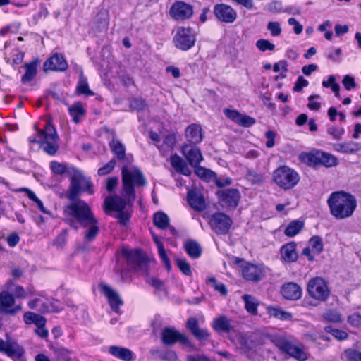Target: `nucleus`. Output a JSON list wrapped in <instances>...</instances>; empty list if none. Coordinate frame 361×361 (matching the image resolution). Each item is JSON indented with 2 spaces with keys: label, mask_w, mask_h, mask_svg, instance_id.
Listing matches in <instances>:
<instances>
[{
  "label": "nucleus",
  "mask_w": 361,
  "mask_h": 361,
  "mask_svg": "<svg viewBox=\"0 0 361 361\" xmlns=\"http://www.w3.org/2000/svg\"><path fill=\"white\" fill-rule=\"evenodd\" d=\"M115 164H116L115 160H114V159L111 160L106 164H105L104 166H102L98 169V174L99 176H104V175L109 173L114 169Z\"/></svg>",
  "instance_id": "nucleus-63"
},
{
  "label": "nucleus",
  "mask_w": 361,
  "mask_h": 361,
  "mask_svg": "<svg viewBox=\"0 0 361 361\" xmlns=\"http://www.w3.org/2000/svg\"><path fill=\"white\" fill-rule=\"evenodd\" d=\"M267 28L270 32L272 37H278L282 32L281 24L277 21L269 22Z\"/></svg>",
  "instance_id": "nucleus-57"
},
{
  "label": "nucleus",
  "mask_w": 361,
  "mask_h": 361,
  "mask_svg": "<svg viewBox=\"0 0 361 361\" xmlns=\"http://www.w3.org/2000/svg\"><path fill=\"white\" fill-rule=\"evenodd\" d=\"M127 202H130L125 197L124 198L114 195L106 197L104 200V208L108 211L119 212L125 209Z\"/></svg>",
  "instance_id": "nucleus-23"
},
{
  "label": "nucleus",
  "mask_w": 361,
  "mask_h": 361,
  "mask_svg": "<svg viewBox=\"0 0 361 361\" xmlns=\"http://www.w3.org/2000/svg\"><path fill=\"white\" fill-rule=\"evenodd\" d=\"M348 361H361V352L353 349H348L344 353Z\"/></svg>",
  "instance_id": "nucleus-60"
},
{
  "label": "nucleus",
  "mask_w": 361,
  "mask_h": 361,
  "mask_svg": "<svg viewBox=\"0 0 361 361\" xmlns=\"http://www.w3.org/2000/svg\"><path fill=\"white\" fill-rule=\"evenodd\" d=\"M70 177L67 197L69 200H75L82 192H86L90 195L94 193V185L90 177L84 176L82 171L75 168Z\"/></svg>",
  "instance_id": "nucleus-4"
},
{
  "label": "nucleus",
  "mask_w": 361,
  "mask_h": 361,
  "mask_svg": "<svg viewBox=\"0 0 361 361\" xmlns=\"http://www.w3.org/2000/svg\"><path fill=\"white\" fill-rule=\"evenodd\" d=\"M161 341L164 345H171L177 341L183 344L188 343V337L183 334L180 333L174 328L166 327L162 330Z\"/></svg>",
  "instance_id": "nucleus-17"
},
{
  "label": "nucleus",
  "mask_w": 361,
  "mask_h": 361,
  "mask_svg": "<svg viewBox=\"0 0 361 361\" xmlns=\"http://www.w3.org/2000/svg\"><path fill=\"white\" fill-rule=\"evenodd\" d=\"M176 263L183 274L186 276H190L192 274L190 265L185 258L176 259Z\"/></svg>",
  "instance_id": "nucleus-53"
},
{
  "label": "nucleus",
  "mask_w": 361,
  "mask_h": 361,
  "mask_svg": "<svg viewBox=\"0 0 361 361\" xmlns=\"http://www.w3.org/2000/svg\"><path fill=\"white\" fill-rule=\"evenodd\" d=\"M309 247L314 254H320L323 251L324 247L322 238L319 235L312 236L309 240Z\"/></svg>",
  "instance_id": "nucleus-48"
},
{
  "label": "nucleus",
  "mask_w": 361,
  "mask_h": 361,
  "mask_svg": "<svg viewBox=\"0 0 361 361\" xmlns=\"http://www.w3.org/2000/svg\"><path fill=\"white\" fill-rule=\"evenodd\" d=\"M0 352L16 360H20L23 357L25 350L17 342L8 338L6 341L0 339Z\"/></svg>",
  "instance_id": "nucleus-14"
},
{
  "label": "nucleus",
  "mask_w": 361,
  "mask_h": 361,
  "mask_svg": "<svg viewBox=\"0 0 361 361\" xmlns=\"http://www.w3.org/2000/svg\"><path fill=\"white\" fill-rule=\"evenodd\" d=\"M109 147L117 159L122 160L125 158L126 147L119 140L113 139Z\"/></svg>",
  "instance_id": "nucleus-43"
},
{
  "label": "nucleus",
  "mask_w": 361,
  "mask_h": 361,
  "mask_svg": "<svg viewBox=\"0 0 361 361\" xmlns=\"http://www.w3.org/2000/svg\"><path fill=\"white\" fill-rule=\"evenodd\" d=\"M320 96L318 94L316 95H310L308 97V104L307 106L310 110L312 111H318L321 107V104L319 102L315 100V99H319Z\"/></svg>",
  "instance_id": "nucleus-61"
},
{
  "label": "nucleus",
  "mask_w": 361,
  "mask_h": 361,
  "mask_svg": "<svg viewBox=\"0 0 361 361\" xmlns=\"http://www.w3.org/2000/svg\"><path fill=\"white\" fill-rule=\"evenodd\" d=\"M185 136L190 144L196 145L202 140V128L197 124L190 125L185 130Z\"/></svg>",
  "instance_id": "nucleus-31"
},
{
  "label": "nucleus",
  "mask_w": 361,
  "mask_h": 361,
  "mask_svg": "<svg viewBox=\"0 0 361 361\" xmlns=\"http://www.w3.org/2000/svg\"><path fill=\"white\" fill-rule=\"evenodd\" d=\"M6 288L16 298H25L27 297L25 289L21 286L14 284L11 280L6 283Z\"/></svg>",
  "instance_id": "nucleus-44"
},
{
  "label": "nucleus",
  "mask_w": 361,
  "mask_h": 361,
  "mask_svg": "<svg viewBox=\"0 0 361 361\" xmlns=\"http://www.w3.org/2000/svg\"><path fill=\"white\" fill-rule=\"evenodd\" d=\"M49 166L54 174L60 176L67 174L68 176H71L75 168L74 166L67 163H60L56 161H51L49 164Z\"/></svg>",
  "instance_id": "nucleus-35"
},
{
  "label": "nucleus",
  "mask_w": 361,
  "mask_h": 361,
  "mask_svg": "<svg viewBox=\"0 0 361 361\" xmlns=\"http://www.w3.org/2000/svg\"><path fill=\"white\" fill-rule=\"evenodd\" d=\"M123 196L129 202L135 199V189L147 185V180L141 170L135 166H123L121 170Z\"/></svg>",
  "instance_id": "nucleus-3"
},
{
  "label": "nucleus",
  "mask_w": 361,
  "mask_h": 361,
  "mask_svg": "<svg viewBox=\"0 0 361 361\" xmlns=\"http://www.w3.org/2000/svg\"><path fill=\"white\" fill-rule=\"evenodd\" d=\"M76 92L78 94H84L85 96H93L94 92L90 89L87 78L84 76L81 70L79 80L76 86Z\"/></svg>",
  "instance_id": "nucleus-38"
},
{
  "label": "nucleus",
  "mask_w": 361,
  "mask_h": 361,
  "mask_svg": "<svg viewBox=\"0 0 361 361\" xmlns=\"http://www.w3.org/2000/svg\"><path fill=\"white\" fill-rule=\"evenodd\" d=\"M171 16L176 20H183L190 18L193 13V8L183 1L175 2L169 11Z\"/></svg>",
  "instance_id": "nucleus-16"
},
{
  "label": "nucleus",
  "mask_w": 361,
  "mask_h": 361,
  "mask_svg": "<svg viewBox=\"0 0 361 361\" xmlns=\"http://www.w3.org/2000/svg\"><path fill=\"white\" fill-rule=\"evenodd\" d=\"M24 58V53L18 49H15L11 52V57H5L7 63L13 65H18L22 63Z\"/></svg>",
  "instance_id": "nucleus-49"
},
{
  "label": "nucleus",
  "mask_w": 361,
  "mask_h": 361,
  "mask_svg": "<svg viewBox=\"0 0 361 361\" xmlns=\"http://www.w3.org/2000/svg\"><path fill=\"white\" fill-rule=\"evenodd\" d=\"M170 162L173 168L178 173L187 176L191 174L190 169L188 167L186 163L178 155H172L170 158Z\"/></svg>",
  "instance_id": "nucleus-36"
},
{
  "label": "nucleus",
  "mask_w": 361,
  "mask_h": 361,
  "mask_svg": "<svg viewBox=\"0 0 361 361\" xmlns=\"http://www.w3.org/2000/svg\"><path fill=\"white\" fill-rule=\"evenodd\" d=\"M207 284H212L214 288V290L216 291H218L219 293H221V295H227V288L226 287V286L224 284V283H218L216 279L212 276V277H209L207 280Z\"/></svg>",
  "instance_id": "nucleus-54"
},
{
  "label": "nucleus",
  "mask_w": 361,
  "mask_h": 361,
  "mask_svg": "<svg viewBox=\"0 0 361 361\" xmlns=\"http://www.w3.org/2000/svg\"><path fill=\"white\" fill-rule=\"evenodd\" d=\"M187 328L190 331L192 335L200 341L207 340L210 336L207 329L199 328L198 321L195 317H190L188 319Z\"/></svg>",
  "instance_id": "nucleus-27"
},
{
  "label": "nucleus",
  "mask_w": 361,
  "mask_h": 361,
  "mask_svg": "<svg viewBox=\"0 0 361 361\" xmlns=\"http://www.w3.org/2000/svg\"><path fill=\"white\" fill-rule=\"evenodd\" d=\"M235 262H242L240 265L242 275L247 281L257 282L262 280L265 275L264 269L261 265L243 262L239 258H236Z\"/></svg>",
  "instance_id": "nucleus-11"
},
{
  "label": "nucleus",
  "mask_w": 361,
  "mask_h": 361,
  "mask_svg": "<svg viewBox=\"0 0 361 361\" xmlns=\"http://www.w3.org/2000/svg\"><path fill=\"white\" fill-rule=\"evenodd\" d=\"M331 214L337 219L351 216L356 209L355 197L344 191L334 192L327 200Z\"/></svg>",
  "instance_id": "nucleus-2"
},
{
  "label": "nucleus",
  "mask_w": 361,
  "mask_h": 361,
  "mask_svg": "<svg viewBox=\"0 0 361 361\" xmlns=\"http://www.w3.org/2000/svg\"><path fill=\"white\" fill-rule=\"evenodd\" d=\"M335 151L343 154H354L361 149V145L358 142L350 141L336 143L333 145Z\"/></svg>",
  "instance_id": "nucleus-32"
},
{
  "label": "nucleus",
  "mask_w": 361,
  "mask_h": 361,
  "mask_svg": "<svg viewBox=\"0 0 361 361\" xmlns=\"http://www.w3.org/2000/svg\"><path fill=\"white\" fill-rule=\"evenodd\" d=\"M153 240L156 243L158 249V253L162 260V262L164 263L166 269L170 271L171 269L170 259L167 257L163 243L159 240V238L156 235H153Z\"/></svg>",
  "instance_id": "nucleus-40"
},
{
  "label": "nucleus",
  "mask_w": 361,
  "mask_h": 361,
  "mask_svg": "<svg viewBox=\"0 0 361 361\" xmlns=\"http://www.w3.org/2000/svg\"><path fill=\"white\" fill-rule=\"evenodd\" d=\"M159 358L163 361H176L178 356L173 350H166L160 352Z\"/></svg>",
  "instance_id": "nucleus-59"
},
{
  "label": "nucleus",
  "mask_w": 361,
  "mask_h": 361,
  "mask_svg": "<svg viewBox=\"0 0 361 361\" xmlns=\"http://www.w3.org/2000/svg\"><path fill=\"white\" fill-rule=\"evenodd\" d=\"M219 197L224 206L235 208L238 204L240 195L237 189L230 188L222 191Z\"/></svg>",
  "instance_id": "nucleus-22"
},
{
  "label": "nucleus",
  "mask_w": 361,
  "mask_h": 361,
  "mask_svg": "<svg viewBox=\"0 0 361 361\" xmlns=\"http://www.w3.org/2000/svg\"><path fill=\"white\" fill-rule=\"evenodd\" d=\"M184 249L189 257L197 259L201 256L202 247L200 244L194 240H188L184 243Z\"/></svg>",
  "instance_id": "nucleus-37"
},
{
  "label": "nucleus",
  "mask_w": 361,
  "mask_h": 361,
  "mask_svg": "<svg viewBox=\"0 0 361 361\" xmlns=\"http://www.w3.org/2000/svg\"><path fill=\"white\" fill-rule=\"evenodd\" d=\"M303 227V221L294 220L286 226L284 231V234L288 237L293 238L298 234Z\"/></svg>",
  "instance_id": "nucleus-42"
},
{
  "label": "nucleus",
  "mask_w": 361,
  "mask_h": 361,
  "mask_svg": "<svg viewBox=\"0 0 361 361\" xmlns=\"http://www.w3.org/2000/svg\"><path fill=\"white\" fill-rule=\"evenodd\" d=\"M255 46L262 52L274 51L275 49V45L268 39H258L255 43Z\"/></svg>",
  "instance_id": "nucleus-52"
},
{
  "label": "nucleus",
  "mask_w": 361,
  "mask_h": 361,
  "mask_svg": "<svg viewBox=\"0 0 361 361\" xmlns=\"http://www.w3.org/2000/svg\"><path fill=\"white\" fill-rule=\"evenodd\" d=\"M109 25V12L107 10L102 9L96 15L92 24V28L95 32H103L108 29Z\"/></svg>",
  "instance_id": "nucleus-25"
},
{
  "label": "nucleus",
  "mask_w": 361,
  "mask_h": 361,
  "mask_svg": "<svg viewBox=\"0 0 361 361\" xmlns=\"http://www.w3.org/2000/svg\"><path fill=\"white\" fill-rule=\"evenodd\" d=\"M56 361H70L71 351L65 348L59 347L54 349Z\"/></svg>",
  "instance_id": "nucleus-50"
},
{
  "label": "nucleus",
  "mask_w": 361,
  "mask_h": 361,
  "mask_svg": "<svg viewBox=\"0 0 361 361\" xmlns=\"http://www.w3.org/2000/svg\"><path fill=\"white\" fill-rule=\"evenodd\" d=\"M282 258L288 262H295L298 259L296 252V244L294 242L287 243L282 246L281 249Z\"/></svg>",
  "instance_id": "nucleus-34"
},
{
  "label": "nucleus",
  "mask_w": 361,
  "mask_h": 361,
  "mask_svg": "<svg viewBox=\"0 0 361 361\" xmlns=\"http://www.w3.org/2000/svg\"><path fill=\"white\" fill-rule=\"evenodd\" d=\"M181 152L192 166L199 165L203 159L200 149L195 145L185 144L181 148Z\"/></svg>",
  "instance_id": "nucleus-20"
},
{
  "label": "nucleus",
  "mask_w": 361,
  "mask_h": 361,
  "mask_svg": "<svg viewBox=\"0 0 361 361\" xmlns=\"http://www.w3.org/2000/svg\"><path fill=\"white\" fill-rule=\"evenodd\" d=\"M22 190L25 191L28 197V198L32 200L37 204L38 209L43 213L47 214V212L44 207L43 202L36 196L34 192L27 189L23 188Z\"/></svg>",
  "instance_id": "nucleus-55"
},
{
  "label": "nucleus",
  "mask_w": 361,
  "mask_h": 361,
  "mask_svg": "<svg viewBox=\"0 0 361 361\" xmlns=\"http://www.w3.org/2000/svg\"><path fill=\"white\" fill-rule=\"evenodd\" d=\"M233 224L232 219L226 214L217 212L211 216L209 225L218 235L226 234Z\"/></svg>",
  "instance_id": "nucleus-13"
},
{
  "label": "nucleus",
  "mask_w": 361,
  "mask_h": 361,
  "mask_svg": "<svg viewBox=\"0 0 361 361\" xmlns=\"http://www.w3.org/2000/svg\"><path fill=\"white\" fill-rule=\"evenodd\" d=\"M122 255L126 258L129 269H133L135 271H146L147 264L140 250L123 249Z\"/></svg>",
  "instance_id": "nucleus-12"
},
{
  "label": "nucleus",
  "mask_w": 361,
  "mask_h": 361,
  "mask_svg": "<svg viewBox=\"0 0 361 361\" xmlns=\"http://www.w3.org/2000/svg\"><path fill=\"white\" fill-rule=\"evenodd\" d=\"M272 178L274 183L284 190L292 189L300 180L298 173L286 165L281 166L275 169Z\"/></svg>",
  "instance_id": "nucleus-6"
},
{
  "label": "nucleus",
  "mask_w": 361,
  "mask_h": 361,
  "mask_svg": "<svg viewBox=\"0 0 361 361\" xmlns=\"http://www.w3.org/2000/svg\"><path fill=\"white\" fill-rule=\"evenodd\" d=\"M224 113L227 118L240 126L248 128L255 123V119L254 118L242 114L236 110L224 109Z\"/></svg>",
  "instance_id": "nucleus-21"
},
{
  "label": "nucleus",
  "mask_w": 361,
  "mask_h": 361,
  "mask_svg": "<svg viewBox=\"0 0 361 361\" xmlns=\"http://www.w3.org/2000/svg\"><path fill=\"white\" fill-rule=\"evenodd\" d=\"M188 202L193 209L198 212L203 211L206 207L203 195L197 190H190L188 191Z\"/></svg>",
  "instance_id": "nucleus-26"
},
{
  "label": "nucleus",
  "mask_w": 361,
  "mask_h": 361,
  "mask_svg": "<svg viewBox=\"0 0 361 361\" xmlns=\"http://www.w3.org/2000/svg\"><path fill=\"white\" fill-rule=\"evenodd\" d=\"M154 224L159 229H166L169 226L170 219L163 212H157L153 216Z\"/></svg>",
  "instance_id": "nucleus-41"
},
{
  "label": "nucleus",
  "mask_w": 361,
  "mask_h": 361,
  "mask_svg": "<svg viewBox=\"0 0 361 361\" xmlns=\"http://www.w3.org/2000/svg\"><path fill=\"white\" fill-rule=\"evenodd\" d=\"M85 228L83 233V238L85 243L93 242L99 232V221L96 217L94 221H92L89 223H85L81 226Z\"/></svg>",
  "instance_id": "nucleus-29"
},
{
  "label": "nucleus",
  "mask_w": 361,
  "mask_h": 361,
  "mask_svg": "<svg viewBox=\"0 0 361 361\" xmlns=\"http://www.w3.org/2000/svg\"><path fill=\"white\" fill-rule=\"evenodd\" d=\"M0 302L2 305L3 313L13 315L21 310V305H14L15 299L7 288L0 293Z\"/></svg>",
  "instance_id": "nucleus-19"
},
{
  "label": "nucleus",
  "mask_w": 361,
  "mask_h": 361,
  "mask_svg": "<svg viewBox=\"0 0 361 361\" xmlns=\"http://www.w3.org/2000/svg\"><path fill=\"white\" fill-rule=\"evenodd\" d=\"M109 353L114 357L123 361H132L135 359L133 353L128 348L111 345L109 348Z\"/></svg>",
  "instance_id": "nucleus-30"
},
{
  "label": "nucleus",
  "mask_w": 361,
  "mask_h": 361,
  "mask_svg": "<svg viewBox=\"0 0 361 361\" xmlns=\"http://www.w3.org/2000/svg\"><path fill=\"white\" fill-rule=\"evenodd\" d=\"M325 331L327 333H330L338 341H343L348 338V334L340 329H334L331 326H328L325 327Z\"/></svg>",
  "instance_id": "nucleus-56"
},
{
  "label": "nucleus",
  "mask_w": 361,
  "mask_h": 361,
  "mask_svg": "<svg viewBox=\"0 0 361 361\" xmlns=\"http://www.w3.org/2000/svg\"><path fill=\"white\" fill-rule=\"evenodd\" d=\"M268 313L275 318L281 320H290L292 319V314L283 310L282 309L276 307H269L267 308Z\"/></svg>",
  "instance_id": "nucleus-46"
},
{
  "label": "nucleus",
  "mask_w": 361,
  "mask_h": 361,
  "mask_svg": "<svg viewBox=\"0 0 361 361\" xmlns=\"http://www.w3.org/2000/svg\"><path fill=\"white\" fill-rule=\"evenodd\" d=\"M342 83L346 90H351L356 87L354 78L350 75L343 77Z\"/></svg>",
  "instance_id": "nucleus-62"
},
{
  "label": "nucleus",
  "mask_w": 361,
  "mask_h": 361,
  "mask_svg": "<svg viewBox=\"0 0 361 361\" xmlns=\"http://www.w3.org/2000/svg\"><path fill=\"white\" fill-rule=\"evenodd\" d=\"M63 208V221L75 230L78 225L94 221V215L90 206L83 200H75Z\"/></svg>",
  "instance_id": "nucleus-1"
},
{
  "label": "nucleus",
  "mask_w": 361,
  "mask_h": 361,
  "mask_svg": "<svg viewBox=\"0 0 361 361\" xmlns=\"http://www.w3.org/2000/svg\"><path fill=\"white\" fill-rule=\"evenodd\" d=\"M212 326V328L218 333H228L233 329L231 320L224 315L215 318Z\"/></svg>",
  "instance_id": "nucleus-33"
},
{
  "label": "nucleus",
  "mask_w": 361,
  "mask_h": 361,
  "mask_svg": "<svg viewBox=\"0 0 361 361\" xmlns=\"http://www.w3.org/2000/svg\"><path fill=\"white\" fill-rule=\"evenodd\" d=\"M271 343L279 350L298 361H305L308 358L307 353L300 344H298L285 335H273L270 337Z\"/></svg>",
  "instance_id": "nucleus-5"
},
{
  "label": "nucleus",
  "mask_w": 361,
  "mask_h": 361,
  "mask_svg": "<svg viewBox=\"0 0 361 361\" xmlns=\"http://www.w3.org/2000/svg\"><path fill=\"white\" fill-rule=\"evenodd\" d=\"M68 111L71 116L73 121L75 123H78L80 121V118L85 114V111L82 107V104L79 102L75 103L68 108Z\"/></svg>",
  "instance_id": "nucleus-45"
},
{
  "label": "nucleus",
  "mask_w": 361,
  "mask_h": 361,
  "mask_svg": "<svg viewBox=\"0 0 361 361\" xmlns=\"http://www.w3.org/2000/svg\"><path fill=\"white\" fill-rule=\"evenodd\" d=\"M281 292L282 295L287 300H296L302 296L301 288L295 283H288L283 285Z\"/></svg>",
  "instance_id": "nucleus-28"
},
{
  "label": "nucleus",
  "mask_w": 361,
  "mask_h": 361,
  "mask_svg": "<svg viewBox=\"0 0 361 361\" xmlns=\"http://www.w3.org/2000/svg\"><path fill=\"white\" fill-rule=\"evenodd\" d=\"M117 212L118 214L115 216V218H116L118 220V222L121 224L126 225L130 219V214L128 211H125L124 209Z\"/></svg>",
  "instance_id": "nucleus-64"
},
{
  "label": "nucleus",
  "mask_w": 361,
  "mask_h": 361,
  "mask_svg": "<svg viewBox=\"0 0 361 361\" xmlns=\"http://www.w3.org/2000/svg\"><path fill=\"white\" fill-rule=\"evenodd\" d=\"M307 290L312 298L319 302L327 300L331 293L328 282L319 276L314 277L308 281Z\"/></svg>",
  "instance_id": "nucleus-9"
},
{
  "label": "nucleus",
  "mask_w": 361,
  "mask_h": 361,
  "mask_svg": "<svg viewBox=\"0 0 361 361\" xmlns=\"http://www.w3.org/2000/svg\"><path fill=\"white\" fill-rule=\"evenodd\" d=\"M99 288L102 293L106 297L112 310L118 313L119 307L123 305V300L119 294L106 283L99 284Z\"/></svg>",
  "instance_id": "nucleus-18"
},
{
  "label": "nucleus",
  "mask_w": 361,
  "mask_h": 361,
  "mask_svg": "<svg viewBox=\"0 0 361 361\" xmlns=\"http://www.w3.org/2000/svg\"><path fill=\"white\" fill-rule=\"evenodd\" d=\"M242 298L245 302L246 310L250 314H256L257 313L258 305L257 300L250 295H243Z\"/></svg>",
  "instance_id": "nucleus-47"
},
{
  "label": "nucleus",
  "mask_w": 361,
  "mask_h": 361,
  "mask_svg": "<svg viewBox=\"0 0 361 361\" xmlns=\"http://www.w3.org/2000/svg\"><path fill=\"white\" fill-rule=\"evenodd\" d=\"M38 136L43 150L49 155H54L59 149V137L55 128L47 123L43 130L38 131Z\"/></svg>",
  "instance_id": "nucleus-8"
},
{
  "label": "nucleus",
  "mask_w": 361,
  "mask_h": 361,
  "mask_svg": "<svg viewBox=\"0 0 361 361\" xmlns=\"http://www.w3.org/2000/svg\"><path fill=\"white\" fill-rule=\"evenodd\" d=\"M193 167L195 168V174L202 179L208 180L215 175V173L211 170L200 166L199 165Z\"/></svg>",
  "instance_id": "nucleus-51"
},
{
  "label": "nucleus",
  "mask_w": 361,
  "mask_h": 361,
  "mask_svg": "<svg viewBox=\"0 0 361 361\" xmlns=\"http://www.w3.org/2000/svg\"><path fill=\"white\" fill-rule=\"evenodd\" d=\"M300 160L310 166L322 165L332 167L338 165L337 158L327 152L315 150L310 152H303L300 155Z\"/></svg>",
  "instance_id": "nucleus-7"
},
{
  "label": "nucleus",
  "mask_w": 361,
  "mask_h": 361,
  "mask_svg": "<svg viewBox=\"0 0 361 361\" xmlns=\"http://www.w3.org/2000/svg\"><path fill=\"white\" fill-rule=\"evenodd\" d=\"M327 133L335 140H341L345 133V130L342 127L330 126L327 129Z\"/></svg>",
  "instance_id": "nucleus-58"
},
{
  "label": "nucleus",
  "mask_w": 361,
  "mask_h": 361,
  "mask_svg": "<svg viewBox=\"0 0 361 361\" xmlns=\"http://www.w3.org/2000/svg\"><path fill=\"white\" fill-rule=\"evenodd\" d=\"M195 33L191 28L179 29L173 37L176 47L183 51L191 49L195 45Z\"/></svg>",
  "instance_id": "nucleus-10"
},
{
  "label": "nucleus",
  "mask_w": 361,
  "mask_h": 361,
  "mask_svg": "<svg viewBox=\"0 0 361 361\" xmlns=\"http://www.w3.org/2000/svg\"><path fill=\"white\" fill-rule=\"evenodd\" d=\"M214 14L221 22L232 23L237 18V12L231 6L225 4H218L214 7Z\"/></svg>",
  "instance_id": "nucleus-15"
},
{
  "label": "nucleus",
  "mask_w": 361,
  "mask_h": 361,
  "mask_svg": "<svg viewBox=\"0 0 361 361\" xmlns=\"http://www.w3.org/2000/svg\"><path fill=\"white\" fill-rule=\"evenodd\" d=\"M44 67L45 70L63 71L67 69L68 63L62 54L56 53L46 61Z\"/></svg>",
  "instance_id": "nucleus-24"
},
{
  "label": "nucleus",
  "mask_w": 361,
  "mask_h": 361,
  "mask_svg": "<svg viewBox=\"0 0 361 361\" xmlns=\"http://www.w3.org/2000/svg\"><path fill=\"white\" fill-rule=\"evenodd\" d=\"M25 73L22 76L21 81L23 83H27L32 81L37 75V64L35 61H32L25 65Z\"/></svg>",
  "instance_id": "nucleus-39"
}]
</instances>
